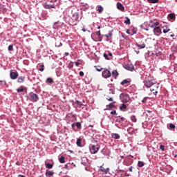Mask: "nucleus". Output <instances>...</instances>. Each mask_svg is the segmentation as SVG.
I'll use <instances>...</instances> for the list:
<instances>
[{
  "mask_svg": "<svg viewBox=\"0 0 177 177\" xmlns=\"http://www.w3.org/2000/svg\"><path fill=\"white\" fill-rule=\"evenodd\" d=\"M156 82V80H153L151 77H148L144 80V85L147 88H150Z\"/></svg>",
  "mask_w": 177,
  "mask_h": 177,
  "instance_id": "nucleus-1",
  "label": "nucleus"
},
{
  "mask_svg": "<svg viewBox=\"0 0 177 177\" xmlns=\"http://www.w3.org/2000/svg\"><path fill=\"white\" fill-rule=\"evenodd\" d=\"M120 99L122 103H128V102L131 101V97H129V95L125 93H121Z\"/></svg>",
  "mask_w": 177,
  "mask_h": 177,
  "instance_id": "nucleus-2",
  "label": "nucleus"
},
{
  "mask_svg": "<svg viewBox=\"0 0 177 177\" xmlns=\"http://www.w3.org/2000/svg\"><path fill=\"white\" fill-rule=\"evenodd\" d=\"M100 149V146L99 145H90V147H89V150H90V152L91 153V154H96V153H97V151H99Z\"/></svg>",
  "mask_w": 177,
  "mask_h": 177,
  "instance_id": "nucleus-3",
  "label": "nucleus"
},
{
  "mask_svg": "<svg viewBox=\"0 0 177 177\" xmlns=\"http://www.w3.org/2000/svg\"><path fill=\"white\" fill-rule=\"evenodd\" d=\"M102 75L103 78H110V77H111V72H110V71H109L108 69L104 68L102 69Z\"/></svg>",
  "mask_w": 177,
  "mask_h": 177,
  "instance_id": "nucleus-4",
  "label": "nucleus"
},
{
  "mask_svg": "<svg viewBox=\"0 0 177 177\" xmlns=\"http://www.w3.org/2000/svg\"><path fill=\"white\" fill-rule=\"evenodd\" d=\"M158 84H157V82H156L153 85H151L149 88H151L150 91L153 93L154 95H157L158 93V91H157V89H158Z\"/></svg>",
  "mask_w": 177,
  "mask_h": 177,
  "instance_id": "nucleus-5",
  "label": "nucleus"
},
{
  "mask_svg": "<svg viewBox=\"0 0 177 177\" xmlns=\"http://www.w3.org/2000/svg\"><path fill=\"white\" fill-rule=\"evenodd\" d=\"M29 99L31 100V102H38V100H39L38 95L34 93H30L29 94Z\"/></svg>",
  "mask_w": 177,
  "mask_h": 177,
  "instance_id": "nucleus-6",
  "label": "nucleus"
},
{
  "mask_svg": "<svg viewBox=\"0 0 177 177\" xmlns=\"http://www.w3.org/2000/svg\"><path fill=\"white\" fill-rule=\"evenodd\" d=\"M153 32L154 33V35H156V37H160L162 32L161 31V28L160 26H156L153 28Z\"/></svg>",
  "mask_w": 177,
  "mask_h": 177,
  "instance_id": "nucleus-7",
  "label": "nucleus"
},
{
  "mask_svg": "<svg viewBox=\"0 0 177 177\" xmlns=\"http://www.w3.org/2000/svg\"><path fill=\"white\" fill-rule=\"evenodd\" d=\"M10 77L11 80H17V78H19V73H17V71H10Z\"/></svg>",
  "mask_w": 177,
  "mask_h": 177,
  "instance_id": "nucleus-8",
  "label": "nucleus"
},
{
  "mask_svg": "<svg viewBox=\"0 0 177 177\" xmlns=\"http://www.w3.org/2000/svg\"><path fill=\"white\" fill-rule=\"evenodd\" d=\"M160 26V23L150 21L149 24H148V27H150L151 28H156V26Z\"/></svg>",
  "mask_w": 177,
  "mask_h": 177,
  "instance_id": "nucleus-9",
  "label": "nucleus"
},
{
  "mask_svg": "<svg viewBox=\"0 0 177 177\" xmlns=\"http://www.w3.org/2000/svg\"><path fill=\"white\" fill-rule=\"evenodd\" d=\"M98 171L100 172H102V174H105L106 175H107L108 172H110V168H104L103 166H100V167L99 168Z\"/></svg>",
  "mask_w": 177,
  "mask_h": 177,
  "instance_id": "nucleus-10",
  "label": "nucleus"
},
{
  "mask_svg": "<svg viewBox=\"0 0 177 177\" xmlns=\"http://www.w3.org/2000/svg\"><path fill=\"white\" fill-rule=\"evenodd\" d=\"M124 68H126V70H128L129 71H133V70H135V67L132 64H128L124 65Z\"/></svg>",
  "mask_w": 177,
  "mask_h": 177,
  "instance_id": "nucleus-11",
  "label": "nucleus"
},
{
  "mask_svg": "<svg viewBox=\"0 0 177 177\" xmlns=\"http://www.w3.org/2000/svg\"><path fill=\"white\" fill-rule=\"evenodd\" d=\"M117 8L119 10H121V12H124L125 10V8L124 7V6L122 5V3L118 2L117 3Z\"/></svg>",
  "mask_w": 177,
  "mask_h": 177,
  "instance_id": "nucleus-12",
  "label": "nucleus"
},
{
  "mask_svg": "<svg viewBox=\"0 0 177 177\" xmlns=\"http://www.w3.org/2000/svg\"><path fill=\"white\" fill-rule=\"evenodd\" d=\"M162 28L163 29V33L164 34H167V32H169V31H171V29L169 28V27L167 25H165L162 27Z\"/></svg>",
  "mask_w": 177,
  "mask_h": 177,
  "instance_id": "nucleus-13",
  "label": "nucleus"
},
{
  "mask_svg": "<svg viewBox=\"0 0 177 177\" xmlns=\"http://www.w3.org/2000/svg\"><path fill=\"white\" fill-rule=\"evenodd\" d=\"M24 81H26V77L24 76H20L18 77L17 82H18V84H23Z\"/></svg>",
  "mask_w": 177,
  "mask_h": 177,
  "instance_id": "nucleus-14",
  "label": "nucleus"
},
{
  "mask_svg": "<svg viewBox=\"0 0 177 177\" xmlns=\"http://www.w3.org/2000/svg\"><path fill=\"white\" fill-rule=\"evenodd\" d=\"M62 27V23L60 22H55L53 25V28L55 30H58V28H60Z\"/></svg>",
  "mask_w": 177,
  "mask_h": 177,
  "instance_id": "nucleus-15",
  "label": "nucleus"
},
{
  "mask_svg": "<svg viewBox=\"0 0 177 177\" xmlns=\"http://www.w3.org/2000/svg\"><path fill=\"white\" fill-rule=\"evenodd\" d=\"M104 37H106V41H110V39L113 37V33L111 32H109V33L108 35H104Z\"/></svg>",
  "mask_w": 177,
  "mask_h": 177,
  "instance_id": "nucleus-16",
  "label": "nucleus"
},
{
  "mask_svg": "<svg viewBox=\"0 0 177 177\" xmlns=\"http://www.w3.org/2000/svg\"><path fill=\"white\" fill-rule=\"evenodd\" d=\"M82 142V139H81V138H78L77 140L76 145H77V146H78V147H82V145L81 144Z\"/></svg>",
  "mask_w": 177,
  "mask_h": 177,
  "instance_id": "nucleus-17",
  "label": "nucleus"
},
{
  "mask_svg": "<svg viewBox=\"0 0 177 177\" xmlns=\"http://www.w3.org/2000/svg\"><path fill=\"white\" fill-rule=\"evenodd\" d=\"M44 8L45 9H55V6L49 4H45Z\"/></svg>",
  "mask_w": 177,
  "mask_h": 177,
  "instance_id": "nucleus-18",
  "label": "nucleus"
},
{
  "mask_svg": "<svg viewBox=\"0 0 177 177\" xmlns=\"http://www.w3.org/2000/svg\"><path fill=\"white\" fill-rule=\"evenodd\" d=\"M59 161L61 164H64V162H66V158L64 156H61Z\"/></svg>",
  "mask_w": 177,
  "mask_h": 177,
  "instance_id": "nucleus-19",
  "label": "nucleus"
},
{
  "mask_svg": "<svg viewBox=\"0 0 177 177\" xmlns=\"http://www.w3.org/2000/svg\"><path fill=\"white\" fill-rule=\"evenodd\" d=\"M111 136L113 139H120V134L118 133H112Z\"/></svg>",
  "mask_w": 177,
  "mask_h": 177,
  "instance_id": "nucleus-20",
  "label": "nucleus"
},
{
  "mask_svg": "<svg viewBox=\"0 0 177 177\" xmlns=\"http://www.w3.org/2000/svg\"><path fill=\"white\" fill-rule=\"evenodd\" d=\"M112 75L114 78H117L118 77V71L117 70H115L112 72Z\"/></svg>",
  "mask_w": 177,
  "mask_h": 177,
  "instance_id": "nucleus-21",
  "label": "nucleus"
},
{
  "mask_svg": "<svg viewBox=\"0 0 177 177\" xmlns=\"http://www.w3.org/2000/svg\"><path fill=\"white\" fill-rule=\"evenodd\" d=\"M45 165L46 167L48 168V169H52V168H53V165L50 163L46 162Z\"/></svg>",
  "mask_w": 177,
  "mask_h": 177,
  "instance_id": "nucleus-22",
  "label": "nucleus"
},
{
  "mask_svg": "<svg viewBox=\"0 0 177 177\" xmlns=\"http://www.w3.org/2000/svg\"><path fill=\"white\" fill-rule=\"evenodd\" d=\"M138 48H139L140 49H145V48H146V44H136Z\"/></svg>",
  "mask_w": 177,
  "mask_h": 177,
  "instance_id": "nucleus-23",
  "label": "nucleus"
},
{
  "mask_svg": "<svg viewBox=\"0 0 177 177\" xmlns=\"http://www.w3.org/2000/svg\"><path fill=\"white\" fill-rule=\"evenodd\" d=\"M124 24L127 25L131 24V19H129L128 17H125Z\"/></svg>",
  "mask_w": 177,
  "mask_h": 177,
  "instance_id": "nucleus-24",
  "label": "nucleus"
},
{
  "mask_svg": "<svg viewBox=\"0 0 177 177\" xmlns=\"http://www.w3.org/2000/svg\"><path fill=\"white\" fill-rule=\"evenodd\" d=\"M138 167H139L140 168H142V167H145V162H143L142 161H138Z\"/></svg>",
  "mask_w": 177,
  "mask_h": 177,
  "instance_id": "nucleus-25",
  "label": "nucleus"
},
{
  "mask_svg": "<svg viewBox=\"0 0 177 177\" xmlns=\"http://www.w3.org/2000/svg\"><path fill=\"white\" fill-rule=\"evenodd\" d=\"M129 82H131V81L128 80H124L123 81L121 82V85H125V84H129Z\"/></svg>",
  "mask_w": 177,
  "mask_h": 177,
  "instance_id": "nucleus-26",
  "label": "nucleus"
},
{
  "mask_svg": "<svg viewBox=\"0 0 177 177\" xmlns=\"http://www.w3.org/2000/svg\"><path fill=\"white\" fill-rule=\"evenodd\" d=\"M46 175H48V176H53V175H55V172L48 171H46Z\"/></svg>",
  "mask_w": 177,
  "mask_h": 177,
  "instance_id": "nucleus-27",
  "label": "nucleus"
},
{
  "mask_svg": "<svg viewBox=\"0 0 177 177\" xmlns=\"http://www.w3.org/2000/svg\"><path fill=\"white\" fill-rule=\"evenodd\" d=\"M149 3H158L159 0H147Z\"/></svg>",
  "mask_w": 177,
  "mask_h": 177,
  "instance_id": "nucleus-28",
  "label": "nucleus"
},
{
  "mask_svg": "<svg viewBox=\"0 0 177 177\" xmlns=\"http://www.w3.org/2000/svg\"><path fill=\"white\" fill-rule=\"evenodd\" d=\"M46 82H48V84H53V79H52L51 77H48L46 80Z\"/></svg>",
  "mask_w": 177,
  "mask_h": 177,
  "instance_id": "nucleus-29",
  "label": "nucleus"
},
{
  "mask_svg": "<svg viewBox=\"0 0 177 177\" xmlns=\"http://www.w3.org/2000/svg\"><path fill=\"white\" fill-rule=\"evenodd\" d=\"M130 89L131 90V92H135V90L136 89V86H135V84H132L131 86H130Z\"/></svg>",
  "mask_w": 177,
  "mask_h": 177,
  "instance_id": "nucleus-30",
  "label": "nucleus"
},
{
  "mask_svg": "<svg viewBox=\"0 0 177 177\" xmlns=\"http://www.w3.org/2000/svg\"><path fill=\"white\" fill-rule=\"evenodd\" d=\"M97 10H98L99 13H102L103 12V7H102V6H98Z\"/></svg>",
  "mask_w": 177,
  "mask_h": 177,
  "instance_id": "nucleus-31",
  "label": "nucleus"
},
{
  "mask_svg": "<svg viewBox=\"0 0 177 177\" xmlns=\"http://www.w3.org/2000/svg\"><path fill=\"white\" fill-rule=\"evenodd\" d=\"M120 110H125L127 109V104H122V106H120Z\"/></svg>",
  "mask_w": 177,
  "mask_h": 177,
  "instance_id": "nucleus-32",
  "label": "nucleus"
},
{
  "mask_svg": "<svg viewBox=\"0 0 177 177\" xmlns=\"http://www.w3.org/2000/svg\"><path fill=\"white\" fill-rule=\"evenodd\" d=\"M104 57L106 60H111V58L109 57V54H107V53H104Z\"/></svg>",
  "mask_w": 177,
  "mask_h": 177,
  "instance_id": "nucleus-33",
  "label": "nucleus"
},
{
  "mask_svg": "<svg viewBox=\"0 0 177 177\" xmlns=\"http://www.w3.org/2000/svg\"><path fill=\"white\" fill-rule=\"evenodd\" d=\"M75 125H76V127H77V128L78 129H81V127H82L81 122H77L75 123Z\"/></svg>",
  "mask_w": 177,
  "mask_h": 177,
  "instance_id": "nucleus-34",
  "label": "nucleus"
},
{
  "mask_svg": "<svg viewBox=\"0 0 177 177\" xmlns=\"http://www.w3.org/2000/svg\"><path fill=\"white\" fill-rule=\"evenodd\" d=\"M169 128L170 129H175V128H176L175 124H172V123L169 124Z\"/></svg>",
  "mask_w": 177,
  "mask_h": 177,
  "instance_id": "nucleus-35",
  "label": "nucleus"
},
{
  "mask_svg": "<svg viewBox=\"0 0 177 177\" xmlns=\"http://www.w3.org/2000/svg\"><path fill=\"white\" fill-rule=\"evenodd\" d=\"M109 58H111V60L113 59V53H111L110 51L106 52Z\"/></svg>",
  "mask_w": 177,
  "mask_h": 177,
  "instance_id": "nucleus-36",
  "label": "nucleus"
},
{
  "mask_svg": "<svg viewBox=\"0 0 177 177\" xmlns=\"http://www.w3.org/2000/svg\"><path fill=\"white\" fill-rule=\"evenodd\" d=\"M131 120L133 122H136L137 120H136V117L135 115H132L131 117Z\"/></svg>",
  "mask_w": 177,
  "mask_h": 177,
  "instance_id": "nucleus-37",
  "label": "nucleus"
},
{
  "mask_svg": "<svg viewBox=\"0 0 177 177\" xmlns=\"http://www.w3.org/2000/svg\"><path fill=\"white\" fill-rule=\"evenodd\" d=\"M169 19H171V20H174V19H175V14H169Z\"/></svg>",
  "mask_w": 177,
  "mask_h": 177,
  "instance_id": "nucleus-38",
  "label": "nucleus"
},
{
  "mask_svg": "<svg viewBox=\"0 0 177 177\" xmlns=\"http://www.w3.org/2000/svg\"><path fill=\"white\" fill-rule=\"evenodd\" d=\"M44 67H45V66H44V65H40L39 66V71H44V70H45V68H44Z\"/></svg>",
  "mask_w": 177,
  "mask_h": 177,
  "instance_id": "nucleus-39",
  "label": "nucleus"
},
{
  "mask_svg": "<svg viewBox=\"0 0 177 177\" xmlns=\"http://www.w3.org/2000/svg\"><path fill=\"white\" fill-rule=\"evenodd\" d=\"M17 92H18V93H20V92H24V88H17Z\"/></svg>",
  "mask_w": 177,
  "mask_h": 177,
  "instance_id": "nucleus-40",
  "label": "nucleus"
},
{
  "mask_svg": "<svg viewBox=\"0 0 177 177\" xmlns=\"http://www.w3.org/2000/svg\"><path fill=\"white\" fill-rule=\"evenodd\" d=\"M1 85H6V81L5 80H0Z\"/></svg>",
  "mask_w": 177,
  "mask_h": 177,
  "instance_id": "nucleus-41",
  "label": "nucleus"
},
{
  "mask_svg": "<svg viewBox=\"0 0 177 177\" xmlns=\"http://www.w3.org/2000/svg\"><path fill=\"white\" fill-rule=\"evenodd\" d=\"M160 149L162 151H164L165 150V147L164 145H160Z\"/></svg>",
  "mask_w": 177,
  "mask_h": 177,
  "instance_id": "nucleus-42",
  "label": "nucleus"
},
{
  "mask_svg": "<svg viewBox=\"0 0 177 177\" xmlns=\"http://www.w3.org/2000/svg\"><path fill=\"white\" fill-rule=\"evenodd\" d=\"M8 50H10V51L13 50V45H10V46H8Z\"/></svg>",
  "mask_w": 177,
  "mask_h": 177,
  "instance_id": "nucleus-43",
  "label": "nucleus"
},
{
  "mask_svg": "<svg viewBox=\"0 0 177 177\" xmlns=\"http://www.w3.org/2000/svg\"><path fill=\"white\" fill-rule=\"evenodd\" d=\"M147 97H144L143 100H142V103H146V102H147Z\"/></svg>",
  "mask_w": 177,
  "mask_h": 177,
  "instance_id": "nucleus-44",
  "label": "nucleus"
},
{
  "mask_svg": "<svg viewBox=\"0 0 177 177\" xmlns=\"http://www.w3.org/2000/svg\"><path fill=\"white\" fill-rule=\"evenodd\" d=\"M96 35H97V37H99V38H100V37L102 36V35L100 34V30H99L96 32Z\"/></svg>",
  "mask_w": 177,
  "mask_h": 177,
  "instance_id": "nucleus-45",
  "label": "nucleus"
},
{
  "mask_svg": "<svg viewBox=\"0 0 177 177\" xmlns=\"http://www.w3.org/2000/svg\"><path fill=\"white\" fill-rule=\"evenodd\" d=\"M108 107H109V109H113V107H114V104H109L108 105Z\"/></svg>",
  "mask_w": 177,
  "mask_h": 177,
  "instance_id": "nucleus-46",
  "label": "nucleus"
},
{
  "mask_svg": "<svg viewBox=\"0 0 177 177\" xmlns=\"http://www.w3.org/2000/svg\"><path fill=\"white\" fill-rule=\"evenodd\" d=\"M96 70H97V71H99V72H100V71H102L103 70H104V68H96Z\"/></svg>",
  "mask_w": 177,
  "mask_h": 177,
  "instance_id": "nucleus-47",
  "label": "nucleus"
},
{
  "mask_svg": "<svg viewBox=\"0 0 177 177\" xmlns=\"http://www.w3.org/2000/svg\"><path fill=\"white\" fill-rule=\"evenodd\" d=\"M76 103H77V104H78V106H82V102H81L80 101H77Z\"/></svg>",
  "mask_w": 177,
  "mask_h": 177,
  "instance_id": "nucleus-48",
  "label": "nucleus"
},
{
  "mask_svg": "<svg viewBox=\"0 0 177 177\" xmlns=\"http://www.w3.org/2000/svg\"><path fill=\"white\" fill-rule=\"evenodd\" d=\"M111 114H112L113 115H114L117 114V112H116L115 111H112L111 112Z\"/></svg>",
  "mask_w": 177,
  "mask_h": 177,
  "instance_id": "nucleus-49",
  "label": "nucleus"
},
{
  "mask_svg": "<svg viewBox=\"0 0 177 177\" xmlns=\"http://www.w3.org/2000/svg\"><path fill=\"white\" fill-rule=\"evenodd\" d=\"M79 75H80V77H84V73L82 71H80L79 73Z\"/></svg>",
  "mask_w": 177,
  "mask_h": 177,
  "instance_id": "nucleus-50",
  "label": "nucleus"
},
{
  "mask_svg": "<svg viewBox=\"0 0 177 177\" xmlns=\"http://www.w3.org/2000/svg\"><path fill=\"white\" fill-rule=\"evenodd\" d=\"M109 102H113V97H108L106 98Z\"/></svg>",
  "mask_w": 177,
  "mask_h": 177,
  "instance_id": "nucleus-51",
  "label": "nucleus"
},
{
  "mask_svg": "<svg viewBox=\"0 0 177 177\" xmlns=\"http://www.w3.org/2000/svg\"><path fill=\"white\" fill-rule=\"evenodd\" d=\"M132 169H133V167H132V166L129 168V171L130 172H132Z\"/></svg>",
  "mask_w": 177,
  "mask_h": 177,
  "instance_id": "nucleus-52",
  "label": "nucleus"
},
{
  "mask_svg": "<svg viewBox=\"0 0 177 177\" xmlns=\"http://www.w3.org/2000/svg\"><path fill=\"white\" fill-rule=\"evenodd\" d=\"M136 32H137L136 29L133 28V34H136Z\"/></svg>",
  "mask_w": 177,
  "mask_h": 177,
  "instance_id": "nucleus-53",
  "label": "nucleus"
},
{
  "mask_svg": "<svg viewBox=\"0 0 177 177\" xmlns=\"http://www.w3.org/2000/svg\"><path fill=\"white\" fill-rule=\"evenodd\" d=\"M75 66H76L77 67H78V66H80V62H75Z\"/></svg>",
  "mask_w": 177,
  "mask_h": 177,
  "instance_id": "nucleus-54",
  "label": "nucleus"
},
{
  "mask_svg": "<svg viewBox=\"0 0 177 177\" xmlns=\"http://www.w3.org/2000/svg\"><path fill=\"white\" fill-rule=\"evenodd\" d=\"M71 127H72V128H74L75 127H76V124L73 123V124H72Z\"/></svg>",
  "mask_w": 177,
  "mask_h": 177,
  "instance_id": "nucleus-55",
  "label": "nucleus"
},
{
  "mask_svg": "<svg viewBox=\"0 0 177 177\" xmlns=\"http://www.w3.org/2000/svg\"><path fill=\"white\" fill-rule=\"evenodd\" d=\"M64 168L67 169V168H68V164L65 165Z\"/></svg>",
  "mask_w": 177,
  "mask_h": 177,
  "instance_id": "nucleus-56",
  "label": "nucleus"
},
{
  "mask_svg": "<svg viewBox=\"0 0 177 177\" xmlns=\"http://www.w3.org/2000/svg\"><path fill=\"white\" fill-rule=\"evenodd\" d=\"M69 67H73V62H71V63L69 64Z\"/></svg>",
  "mask_w": 177,
  "mask_h": 177,
  "instance_id": "nucleus-57",
  "label": "nucleus"
},
{
  "mask_svg": "<svg viewBox=\"0 0 177 177\" xmlns=\"http://www.w3.org/2000/svg\"><path fill=\"white\" fill-rule=\"evenodd\" d=\"M120 120H121V121H124V120H125V118H120Z\"/></svg>",
  "mask_w": 177,
  "mask_h": 177,
  "instance_id": "nucleus-58",
  "label": "nucleus"
},
{
  "mask_svg": "<svg viewBox=\"0 0 177 177\" xmlns=\"http://www.w3.org/2000/svg\"><path fill=\"white\" fill-rule=\"evenodd\" d=\"M18 177H26V176H24L23 175H19Z\"/></svg>",
  "mask_w": 177,
  "mask_h": 177,
  "instance_id": "nucleus-59",
  "label": "nucleus"
},
{
  "mask_svg": "<svg viewBox=\"0 0 177 177\" xmlns=\"http://www.w3.org/2000/svg\"><path fill=\"white\" fill-rule=\"evenodd\" d=\"M65 56H68V53H65Z\"/></svg>",
  "mask_w": 177,
  "mask_h": 177,
  "instance_id": "nucleus-60",
  "label": "nucleus"
},
{
  "mask_svg": "<svg viewBox=\"0 0 177 177\" xmlns=\"http://www.w3.org/2000/svg\"><path fill=\"white\" fill-rule=\"evenodd\" d=\"M127 34H130L129 30H127Z\"/></svg>",
  "mask_w": 177,
  "mask_h": 177,
  "instance_id": "nucleus-61",
  "label": "nucleus"
},
{
  "mask_svg": "<svg viewBox=\"0 0 177 177\" xmlns=\"http://www.w3.org/2000/svg\"><path fill=\"white\" fill-rule=\"evenodd\" d=\"M57 0H51V2H56Z\"/></svg>",
  "mask_w": 177,
  "mask_h": 177,
  "instance_id": "nucleus-62",
  "label": "nucleus"
},
{
  "mask_svg": "<svg viewBox=\"0 0 177 177\" xmlns=\"http://www.w3.org/2000/svg\"><path fill=\"white\" fill-rule=\"evenodd\" d=\"M97 28H98V30H100V26H98Z\"/></svg>",
  "mask_w": 177,
  "mask_h": 177,
  "instance_id": "nucleus-63",
  "label": "nucleus"
},
{
  "mask_svg": "<svg viewBox=\"0 0 177 177\" xmlns=\"http://www.w3.org/2000/svg\"><path fill=\"white\" fill-rule=\"evenodd\" d=\"M83 31H84V32H85V31H86L85 29H83Z\"/></svg>",
  "mask_w": 177,
  "mask_h": 177,
  "instance_id": "nucleus-64",
  "label": "nucleus"
}]
</instances>
